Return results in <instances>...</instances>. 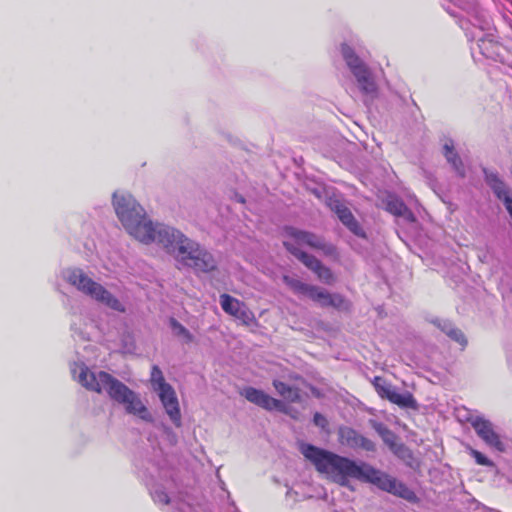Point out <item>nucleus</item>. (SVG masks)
Returning <instances> with one entry per match:
<instances>
[{
	"label": "nucleus",
	"mask_w": 512,
	"mask_h": 512,
	"mask_svg": "<svg viewBox=\"0 0 512 512\" xmlns=\"http://www.w3.org/2000/svg\"><path fill=\"white\" fill-rule=\"evenodd\" d=\"M470 455L475 459L476 463L478 465L487 466V467H494V462L487 458L484 454L479 452L476 449L470 448Z\"/></svg>",
	"instance_id": "bb28decb"
},
{
	"label": "nucleus",
	"mask_w": 512,
	"mask_h": 512,
	"mask_svg": "<svg viewBox=\"0 0 512 512\" xmlns=\"http://www.w3.org/2000/svg\"><path fill=\"white\" fill-rule=\"evenodd\" d=\"M220 305L227 314L235 317L244 325H250L255 321L253 312L243 302L228 294L220 295Z\"/></svg>",
	"instance_id": "ddd939ff"
},
{
	"label": "nucleus",
	"mask_w": 512,
	"mask_h": 512,
	"mask_svg": "<svg viewBox=\"0 0 512 512\" xmlns=\"http://www.w3.org/2000/svg\"><path fill=\"white\" fill-rule=\"evenodd\" d=\"M313 422L316 426L326 429L328 426V421L325 416H323L321 413L316 412L313 416Z\"/></svg>",
	"instance_id": "72a5a7b5"
},
{
	"label": "nucleus",
	"mask_w": 512,
	"mask_h": 512,
	"mask_svg": "<svg viewBox=\"0 0 512 512\" xmlns=\"http://www.w3.org/2000/svg\"><path fill=\"white\" fill-rule=\"evenodd\" d=\"M503 203H504L505 208L508 211L510 217H512V198L511 197L505 198Z\"/></svg>",
	"instance_id": "c9c22d12"
},
{
	"label": "nucleus",
	"mask_w": 512,
	"mask_h": 512,
	"mask_svg": "<svg viewBox=\"0 0 512 512\" xmlns=\"http://www.w3.org/2000/svg\"><path fill=\"white\" fill-rule=\"evenodd\" d=\"M62 278L77 291L111 310L124 313L125 305L102 284L93 280L79 267H69L62 271Z\"/></svg>",
	"instance_id": "423d86ee"
},
{
	"label": "nucleus",
	"mask_w": 512,
	"mask_h": 512,
	"mask_svg": "<svg viewBox=\"0 0 512 512\" xmlns=\"http://www.w3.org/2000/svg\"><path fill=\"white\" fill-rule=\"evenodd\" d=\"M328 206L337 215L339 220L355 235L364 236V233L355 220L350 209L339 199L330 198Z\"/></svg>",
	"instance_id": "a211bd4d"
},
{
	"label": "nucleus",
	"mask_w": 512,
	"mask_h": 512,
	"mask_svg": "<svg viewBox=\"0 0 512 512\" xmlns=\"http://www.w3.org/2000/svg\"><path fill=\"white\" fill-rule=\"evenodd\" d=\"M298 259L310 270H312L318 277V279L327 285H331L335 282V277L332 271L322 265V263L312 255L307 253H297Z\"/></svg>",
	"instance_id": "6ab92c4d"
},
{
	"label": "nucleus",
	"mask_w": 512,
	"mask_h": 512,
	"mask_svg": "<svg viewBox=\"0 0 512 512\" xmlns=\"http://www.w3.org/2000/svg\"><path fill=\"white\" fill-rule=\"evenodd\" d=\"M138 477L146 486L153 501H160V441L156 435H150L142 447L136 462Z\"/></svg>",
	"instance_id": "0eeeda50"
},
{
	"label": "nucleus",
	"mask_w": 512,
	"mask_h": 512,
	"mask_svg": "<svg viewBox=\"0 0 512 512\" xmlns=\"http://www.w3.org/2000/svg\"><path fill=\"white\" fill-rule=\"evenodd\" d=\"M371 425L381 438L387 436L388 432L391 431L383 423L377 421H371Z\"/></svg>",
	"instance_id": "c756f323"
},
{
	"label": "nucleus",
	"mask_w": 512,
	"mask_h": 512,
	"mask_svg": "<svg viewBox=\"0 0 512 512\" xmlns=\"http://www.w3.org/2000/svg\"><path fill=\"white\" fill-rule=\"evenodd\" d=\"M71 329L73 331L74 337H78L79 339L84 340V341L90 339L89 332L86 329L85 330L78 329L76 327L75 323L72 324Z\"/></svg>",
	"instance_id": "473e14b6"
},
{
	"label": "nucleus",
	"mask_w": 512,
	"mask_h": 512,
	"mask_svg": "<svg viewBox=\"0 0 512 512\" xmlns=\"http://www.w3.org/2000/svg\"><path fill=\"white\" fill-rule=\"evenodd\" d=\"M170 327L173 335L182 343L189 344L194 341L193 334L175 319H170Z\"/></svg>",
	"instance_id": "412c9836"
},
{
	"label": "nucleus",
	"mask_w": 512,
	"mask_h": 512,
	"mask_svg": "<svg viewBox=\"0 0 512 512\" xmlns=\"http://www.w3.org/2000/svg\"><path fill=\"white\" fill-rule=\"evenodd\" d=\"M71 373L73 378L86 389L98 393L106 391L112 400L124 407L127 414L151 421V414L139 394L109 373L104 371L95 373L84 363H74L71 366Z\"/></svg>",
	"instance_id": "f03ea898"
},
{
	"label": "nucleus",
	"mask_w": 512,
	"mask_h": 512,
	"mask_svg": "<svg viewBox=\"0 0 512 512\" xmlns=\"http://www.w3.org/2000/svg\"><path fill=\"white\" fill-rule=\"evenodd\" d=\"M307 297L318 303L321 307H334L339 310H347L349 308V303L342 295L329 293L315 285H311Z\"/></svg>",
	"instance_id": "4468645a"
},
{
	"label": "nucleus",
	"mask_w": 512,
	"mask_h": 512,
	"mask_svg": "<svg viewBox=\"0 0 512 512\" xmlns=\"http://www.w3.org/2000/svg\"><path fill=\"white\" fill-rule=\"evenodd\" d=\"M371 425L381 438L387 436L388 432L391 431L383 423L377 421H371Z\"/></svg>",
	"instance_id": "c85d7f7f"
},
{
	"label": "nucleus",
	"mask_w": 512,
	"mask_h": 512,
	"mask_svg": "<svg viewBox=\"0 0 512 512\" xmlns=\"http://www.w3.org/2000/svg\"><path fill=\"white\" fill-rule=\"evenodd\" d=\"M291 494H292V492H291V491H288V492H287V496H290Z\"/></svg>",
	"instance_id": "e433bc0d"
},
{
	"label": "nucleus",
	"mask_w": 512,
	"mask_h": 512,
	"mask_svg": "<svg viewBox=\"0 0 512 512\" xmlns=\"http://www.w3.org/2000/svg\"><path fill=\"white\" fill-rule=\"evenodd\" d=\"M342 56L355 77L360 91L369 99L378 95V87L375 79L366 64L347 45H342Z\"/></svg>",
	"instance_id": "1a4fd4ad"
},
{
	"label": "nucleus",
	"mask_w": 512,
	"mask_h": 512,
	"mask_svg": "<svg viewBox=\"0 0 512 512\" xmlns=\"http://www.w3.org/2000/svg\"><path fill=\"white\" fill-rule=\"evenodd\" d=\"M338 436L342 445L350 448H362L366 451L375 450V444L371 440L350 427H340L338 430Z\"/></svg>",
	"instance_id": "f3484780"
},
{
	"label": "nucleus",
	"mask_w": 512,
	"mask_h": 512,
	"mask_svg": "<svg viewBox=\"0 0 512 512\" xmlns=\"http://www.w3.org/2000/svg\"><path fill=\"white\" fill-rule=\"evenodd\" d=\"M371 425L381 438L387 436L388 432L391 431L383 423L377 421H371Z\"/></svg>",
	"instance_id": "2f4dec72"
},
{
	"label": "nucleus",
	"mask_w": 512,
	"mask_h": 512,
	"mask_svg": "<svg viewBox=\"0 0 512 512\" xmlns=\"http://www.w3.org/2000/svg\"><path fill=\"white\" fill-rule=\"evenodd\" d=\"M442 330L453 340L458 342L460 345H466V339L463 333L456 328H453L450 323L445 322Z\"/></svg>",
	"instance_id": "393cba45"
},
{
	"label": "nucleus",
	"mask_w": 512,
	"mask_h": 512,
	"mask_svg": "<svg viewBox=\"0 0 512 512\" xmlns=\"http://www.w3.org/2000/svg\"><path fill=\"white\" fill-rule=\"evenodd\" d=\"M164 436L166 437L167 441H168L170 444H172V445H173V444H175V443H176V436H175L173 433H171V432H169V431H167V430H163V429H162V439L164 438Z\"/></svg>",
	"instance_id": "f704fd0d"
},
{
	"label": "nucleus",
	"mask_w": 512,
	"mask_h": 512,
	"mask_svg": "<svg viewBox=\"0 0 512 512\" xmlns=\"http://www.w3.org/2000/svg\"><path fill=\"white\" fill-rule=\"evenodd\" d=\"M382 440L395 454L399 455L404 450V446L397 443V437L392 431L388 432L387 436L382 437Z\"/></svg>",
	"instance_id": "a878e982"
},
{
	"label": "nucleus",
	"mask_w": 512,
	"mask_h": 512,
	"mask_svg": "<svg viewBox=\"0 0 512 512\" xmlns=\"http://www.w3.org/2000/svg\"><path fill=\"white\" fill-rule=\"evenodd\" d=\"M162 248L180 264L196 272H210L216 268V261L210 252L172 227H162Z\"/></svg>",
	"instance_id": "39448f33"
},
{
	"label": "nucleus",
	"mask_w": 512,
	"mask_h": 512,
	"mask_svg": "<svg viewBox=\"0 0 512 512\" xmlns=\"http://www.w3.org/2000/svg\"><path fill=\"white\" fill-rule=\"evenodd\" d=\"M373 385L380 397L386 398L400 407L414 408L416 405L413 396L409 392L399 393L391 384L387 383L381 377H375Z\"/></svg>",
	"instance_id": "9b49d317"
},
{
	"label": "nucleus",
	"mask_w": 512,
	"mask_h": 512,
	"mask_svg": "<svg viewBox=\"0 0 512 512\" xmlns=\"http://www.w3.org/2000/svg\"><path fill=\"white\" fill-rule=\"evenodd\" d=\"M241 394L251 403L266 409L268 411H281L284 413H288V409L286 404L278 400L276 398L271 397L267 393H265L262 390L253 388V387H247L244 388Z\"/></svg>",
	"instance_id": "f8f14e48"
},
{
	"label": "nucleus",
	"mask_w": 512,
	"mask_h": 512,
	"mask_svg": "<svg viewBox=\"0 0 512 512\" xmlns=\"http://www.w3.org/2000/svg\"><path fill=\"white\" fill-rule=\"evenodd\" d=\"M371 425L381 438L387 436L388 432L391 431L383 423L377 421H371Z\"/></svg>",
	"instance_id": "7c9ffc66"
},
{
	"label": "nucleus",
	"mask_w": 512,
	"mask_h": 512,
	"mask_svg": "<svg viewBox=\"0 0 512 512\" xmlns=\"http://www.w3.org/2000/svg\"><path fill=\"white\" fill-rule=\"evenodd\" d=\"M444 154L448 162L452 164L456 172L463 176L464 171L462 167V162L458 157L457 153L454 151V145L452 141L445 143L444 145Z\"/></svg>",
	"instance_id": "4be33fe9"
},
{
	"label": "nucleus",
	"mask_w": 512,
	"mask_h": 512,
	"mask_svg": "<svg viewBox=\"0 0 512 512\" xmlns=\"http://www.w3.org/2000/svg\"><path fill=\"white\" fill-rule=\"evenodd\" d=\"M387 210L397 216H404L408 212L406 205L397 198H391L387 202Z\"/></svg>",
	"instance_id": "b1692460"
},
{
	"label": "nucleus",
	"mask_w": 512,
	"mask_h": 512,
	"mask_svg": "<svg viewBox=\"0 0 512 512\" xmlns=\"http://www.w3.org/2000/svg\"><path fill=\"white\" fill-rule=\"evenodd\" d=\"M301 452L320 473L341 486L350 487L349 479L353 478L372 483L384 491L409 501L416 498L415 493L406 485L365 462H356L310 444H303Z\"/></svg>",
	"instance_id": "f257e3e1"
},
{
	"label": "nucleus",
	"mask_w": 512,
	"mask_h": 512,
	"mask_svg": "<svg viewBox=\"0 0 512 512\" xmlns=\"http://www.w3.org/2000/svg\"><path fill=\"white\" fill-rule=\"evenodd\" d=\"M486 182L500 200L504 201L505 198L510 197L507 186L496 174H487Z\"/></svg>",
	"instance_id": "aec40b11"
},
{
	"label": "nucleus",
	"mask_w": 512,
	"mask_h": 512,
	"mask_svg": "<svg viewBox=\"0 0 512 512\" xmlns=\"http://www.w3.org/2000/svg\"><path fill=\"white\" fill-rule=\"evenodd\" d=\"M151 383L153 390L160 396V370L157 365L153 366Z\"/></svg>",
	"instance_id": "cd10ccee"
},
{
	"label": "nucleus",
	"mask_w": 512,
	"mask_h": 512,
	"mask_svg": "<svg viewBox=\"0 0 512 512\" xmlns=\"http://www.w3.org/2000/svg\"><path fill=\"white\" fill-rule=\"evenodd\" d=\"M455 5L466 11L468 20L461 23L466 35L471 41H476L471 47L473 57L479 53L487 59L497 60L503 47L493 39V25L490 16L480 8L475 0H451Z\"/></svg>",
	"instance_id": "7ed1b4c3"
},
{
	"label": "nucleus",
	"mask_w": 512,
	"mask_h": 512,
	"mask_svg": "<svg viewBox=\"0 0 512 512\" xmlns=\"http://www.w3.org/2000/svg\"><path fill=\"white\" fill-rule=\"evenodd\" d=\"M476 434L481 438L487 446L498 451L504 452L505 443L501 436L494 429L493 424L482 416H474L469 419Z\"/></svg>",
	"instance_id": "9d476101"
},
{
	"label": "nucleus",
	"mask_w": 512,
	"mask_h": 512,
	"mask_svg": "<svg viewBox=\"0 0 512 512\" xmlns=\"http://www.w3.org/2000/svg\"><path fill=\"white\" fill-rule=\"evenodd\" d=\"M289 380L294 383L290 384L279 379L273 380V387L277 394L283 398V400L289 403H296L301 401V384H304V379L299 375H289Z\"/></svg>",
	"instance_id": "2eb2a0df"
},
{
	"label": "nucleus",
	"mask_w": 512,
	"mask_h": 512,
	"mask_svg": "<svg viewBox=\"0 0 512 512\" xmlns=\"http://www.w3.org/2000/svg\"><path fill=\"white\" fill-rule=\"evenodd\" d=\"M112 204L117 218L129 235L144 244L155 240L156 226L147 216L145 209L130 193L114 192Z\"/></svg>",
	"instance_id": "20e7f679"
},
{
	"label": "nucleus",
	"mask_w": 512,
	"mask_h": 512,
	"mask_svg": "<svg viewBox=\"0 0 512 512\" xmlns=\"http://www.w3.org/2000/svg\"><path fill=\"white\" fill-rule=\"evenodd\" d=\"M284 283L295 293L298 295H306L308 294L311 285L302 282L297 278L290 277L288 275L283 276Z\"/></svg>",
	"instance_id": "5701e85b"
},
{
	"label": "nucleus",
	"mask_w": 512,
	"mask_h": 512,
	"mask_svg": "<svg viewBox=\"0 0 512 512\" xmlns=\"http://www.w3.org/2000/svg\"><path fill=\"white\" fill-rule=\"evenodd\" d=\"M511 218H512V216H511Z\"/></svg>",
	"instance_id": "4c0bfd02"
},
{
	"label": "nucleus",
	"mask_w": 512,
	"mask_h": 512,
	"mask_svg": "<svg viewBox=\"0 0 512 512\" xmlns=\"http://www.w3.org/2000/svg\"><path fill=\"white\" fill-rule=\"evenodd\" d=\"M285 239L283 241L286 249L298 259L297 253H304L300 247L308 246L320 250L323 254L332 256L336 249L332 244L326 243L324 239L314 233L300 230L294 227L284 229Z\"/></svg>",
	"instance_id": "6e6552de"
},
{
	"label": "nucleus",
	"mask_w": 512,
	"mask_h": 512,
	"mask_svg": "<svg viewBox=\"0 0 512 512\" xmlns=\"http://www.w3.org/2000/svg\"><path fill=\"white\" fill-rule=\"evenodd\" d=\"M162 406L165 409L171 422L176 426H181V411L179 401L175 390L171 385L164 382L162 379Z\"/></svg>",
	"instance_id": "dca6fc26"
}]
</instances>
